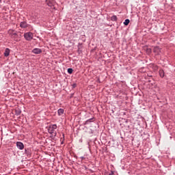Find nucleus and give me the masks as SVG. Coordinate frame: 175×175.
I'll return each mask as SVG.
<instances>
[{
	"label": "nucleus",
	"mask_w": 175,
	"mask_h": 175,
	"mask_svg": "<svg viewBox=\"0 0 175 175\" xmlns=\"http://www.w3.org/2000/svg\"><path fill=\"white\" fill-rule=\"evenodd\" d=\"M56 129H57V124H53L52 126H50L49 129H48L49 133H50V135H52V136H57V133L55 132Z\"/></svg>",
	"instance_id": "1"
},
{
	"label": "nucleus",
	"mask_w": 175,
	"mask_h": 175,
	"mask_svg": "<svg viewBox=\"0 0 175 175\" xmlns=\"http://www.w3.org/2000/svg\"><path fill=\"white\" fill-rule=\"evenodd\" d=\"M24 38L26 40L31 42L33 39V33L32 32H27L24 33Z\"/></svg>",
	"instance_id": "2"
},
{
	"label": "nucleus",
	"mask_w": 175,
	"mask_h": 175,
	"mask_svg": "<svg viewBox=\"0 0 175 175\" xmlns=\"http://www.w3.org/2000/svg\"><path fill=\"white\" fill-rule=\"evenodd\" d=\"M8 33L12 38H16V36H17V33H16V31H14L13 29H10L8 31Z\"/></svg>",
	"instance_id": "3"
},
{
	"label": "nucleus",
	"mask_w": 175,
	"mask_h": 175,
	"mask_svg": "<svg viewBox=\"0 0 175 175\" xmlns=\"http://www.w3.org/2000/svg\"><path fill=\"white\" fill-rule=\"evenodd\" d=\"M46 5H48V6H54V5H55V1H54V0H46Z\"/></svg>",
	"instance_id": "4"
},
{
	"label": "nucleus",
	"mask_w": 175,
	"mask_h": 175,
	"mask_svg": "<svg viewBox=\"0 0 175 175\" xmlns=\"http://www.w3.org/2000/svg\"><path fill=\"white\" fill-rule=\"evenodd\" d=\"M16 147H18L19 150H24V144H23V142H18L16 143Z\"/></svg>",
	"instance_id": "5"
},
{
	"label": "nucleus",
	"mask_w": 175,
	"mask_h": 175,
	"mask_svg": "<svg viewBox=\"0 0 175 175\" xmlns=\"http://www.w3.org/2000/svg\"><path fill=\"white\" fill-rule=\"evenodd\" d=\"M32 53L34 54H40V53H42V49L36 48L33 49Z\"/></svg>",
	"instance_id": "6"
},
{
	"label": "nucleus",
	"mask_w": 175,
	"mask_h": 175,
	"mask_svg": "<svg viewBox=\"0 0 175 175\" xmlns=\"http://www.w3.org/2000/svg\"><path fill=\"white\" fill-rule=\"evenodd\" d=\"M20 27H21V28H27L28 24L27 23V22H21Z\"/></svg>",
	"instance_id": "7"
},
{
	"label": "nucleus",
	"mask_w": 175,
	"mask_h": 175,
	"mask_svg": "<svg viewBox=\"0 0 175 175\" xmlns=\"http://www.w3.org/2000/svg\"><path fill=\"white\" fill-rule=\"evenodd\" d=\"M10 55V49H9L8 48L5 49L4 52V55L5 57H9Z\"/></svg>",
	"instance_id": "8"
},
{
	"label": "nucleus",
	"mask_w": 175,
	"mask_h": 175,
	"mask_svg": "<svg viewBox=\"0 0 175 175\" xmlns=\"http://www.w3.org/2000/svg\"><path fill=\"white\" fill-rule=\"evenodd\" d=\"M153 51L156 54H159V53L161 52V49H159V47H158V46H156V47L154 48Z\"/></svg>",
	"instance_id": "9"
},
{
	"label": "nucleus",
	"mask_w": 175,
	"mask_h": 175,
	"mask_svg": "<svg viewBox=\"0 0 175 175\" xmlns=\"http://www.w3.org/2000/svg\"><path fill=\"white\" fill-rule=\"evenodd\" d=\"M57 113H58L59 116H62V114H64V109H58Z\"/></svg>",
	"instance_id": "10"
},
{
	"label": "nucleus",
	"mask_w": 175,
	"mask_h": 175,
	"mask_svg": "<svg viewBox=\"0 0 175 175\" xmlns=\"http://www.w3.org/2000/svg\"><path fill=\"white\" fill-rule=\"evenodd\" d=\"M159 75H160L161 77H165V72L163 71V70H159Z\"/></svg>",
	"instance_id": "11"
},
{
	"label": "nucleus",
	"mask_w": 175,
	"mask_h": 175,
	"mask_svg": "<svg viewBox=\"0 0 175 175\" xmlns=\"http://www.w3.org/2000/svg\"><path fill=\"white\" fill-rule=\"evenodd\" d=\"M111 21H117V16L113 15L112 17H111Z\"/></svg>",
	"instance_id": "12"
},
{
	"label": "nucleus",
	"mask_w": 175,
	"mask_h": 175,
	"mask_svg": "<svg viewBox=\"0 0 175 175\" xmlns=\"http://www.w3.org/2000/svg\"><path fill=\"white\" fill-rule=\"evenodd\" d=\"M129 23H131V21H129V19H126L124 22V24L125 25H128L129 24Z\"/></svg>",
	"instance_id": "13"
},
{
	"label": "nucleus",
	"mask_w": 175,
	"mask_h": 175,
	"mask_svg": "<svg viewBox=\"0 0 175 175\" xmlns=\"http://www.w3.org/2000/svg\"><path fill=\"white\" fill-rule=\"evenodd\" d=\"M68 73H69V75H72L73 73V69L68 68Z\"/></svg>",
	"instance_id": "14"
},
{
	"label": "nucleus",
	"mask_w": 175,
	"mask_h": 175,
	"mask_svg": "<svg viewBox=\"0 0 175 175\" xmlns=\"http://www.w3.org/2000/svg\"><path fill=\"white\" fill-rule=\"evenodd\" d=\"M148 53H151V49H148Z\"/></svg>",
	"instance_id": "15"
},
{
	"label": "nucleus",
	"mask_w": 175,
	"mask_h": 175,
	"mask_svg": "<svg viewBox=\"0 0 175 175\" xmlns=\"http://www.w3.org/2000/svg\"><path fill=\"white\" fill-rule=\"evenodd\" d=\"M1 2H2V0H0V3H1Z\"/></svg>",
	"instance_id": "16"
},
{
	"label": "nucleus",
	"mask_w": 175,
	"mask_h": 175,
	"mask_svg": "<svg viewBox=\"0 0 175 175\" xmlns=\"http://www.w3.org/2000/svg\"><path fill=\"white\" fill-rule=\"evenodd\" d=\"M109 175H113V174H109Z\"/></svg>",
	"instance_id": "17"
}]
</instances>
